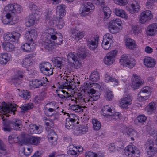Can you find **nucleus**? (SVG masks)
<instances>
[{"label": "nucleus", "mask_w": 157, "mask_h": 157, "mask_svg": "<svg viewBox=\"0 0 157 157\" xmlns=\"http://www.w3.org/2000/svg\"><path fill=\"white\" fill-rule=\"evenodd\" d=\"M37 36L36 31L34 29L29 30L25 33V37L28 42L21 46L22 49L24 52H31L35 49V44L33 41Z\"/></svg>", "instance_id": "obj_1"}, {"label": "nucleus", "mask_w": 157, "mask_h": 157, "mask_svg": "<svg viewBox=\"0 0 157 157\" xmlns=\"http://www.w3.org/2000/svg\"><path fill=\"white\" fill-rule=\"evenodd\" d=\"M77 56L80 58L84 59L86 56V49L83 46H81L78 49L77 54L74 52H71L68 54L67 59L69 63H72L75 66L80 67L81 63L78 60Z\"/></svg>", "instance_id": "obj_2"}, {"label": "nucleus", "mask_w": 157, "mask_h": 157, "mask_svg": "<svg viewBox=\"0 0 157 157\" xmlns=\"http://www.w3.org/2000/svg\"><path fill=\"white\" fill-rule=\"evenodd\" d=\"M2 129L4 131L10 132L12 129L20 130L22 126V123L20 120L14 119L12 121L6 119L3 120Z\"/></svg>", "instance_id": "obj_3"}, {"label": "nucleus", "mask_w": 157, "mask_h": 157, "mask_svg": "<svg viewBox=\"0 0 157 157\" xmlns=\"http://www.w3.org/2000/svg\"><path fill=\"white\" fill-rule=\"evenodd\" d=\"M39 69L41 73L48 76L53 74L52 65L49 62H44L39 64Z\"/></svg>", "instance_id": "obj_4"}, {"label": "nucleus", "mask_w": 157, "mask_h": 157, "mask_svg": "<svg viewBox=\"0 0 157 157\" xmlns=\"http://www.w3.org/2000/svg\"><path fill=\"white\" fill-rule=\"evenodd\" d=\"M16 104H10L8 105L5 102L2 103V105L0 106V113H9L15 114L14 112L16 110Z\"/></svg>", "instance_id": "obj_5"}, {"label": "nucleus", "mask_w": 157, "mask_h": 157, "mask_svg": "<svg viewBox=\"0 0 157 157\" xmlns=\"http://www.w3.org/2000/svg\"><path fill=\"white\" fill-rule=\"evenodd\" d=\"M119 62L121 65L130 68L133 67L136 64L135 59L133 58H129L126 54H123L121 56Z\"/></svg>", "instance_id": "obj_6"}, {"label": "nucleus", "mask_w": 157, "mask_h": 157, "mask_svg": "<svg viewBox=\"0 0 157 157\" xmlns=\"http://www.w3.org/2000/svg\"><path fill=\"white\" fill-rule=\"evenodd\" d=\"M94 9L93 4L90 2H85L82 4L79 11V13L82 16H86L88 15V13L90 10Z\"/></svg>", "instance_id": "obj_7"}, {"label": "nucleus", "mask_w": 157, "mask_h": 157, "mask_svg": "<svg viewBox=\"0 0 157 157\" xmlns=\"http://www.w3.org/2000/svg\"><path fill=\"white\" fill-rule=\"evenodd\" d=\"M87 96L86 98H84L83 102L87 103L90 101H92L98 99L100 97L97 94L98 91H97L94 89H91L87 90Z\"/></svg>", "instance_id": "obj_8"}, {"label": "nucleus", "mask_w": 157, "mask_h": 157, "mask_svg": "<svg viewBox=\"0 0 157 157\" xmlns=\"http://www.w3.org/2000/svg\"><path fill=\"white\" fill-rule=\"evenodd\" d=\"M124 151L126 155L139 157L140 155L139 150L134 145H129L127 146Z\"/></svg>", "instance_id": "obj_9"}, {"label": "nucleus", "mask_w": 157, "mask_h": 157, "mask_svg": "<svg viewBox=\"0 0 157 157\" xmlns=\"http://www.w3.org/2000/svg\"><path fill=\"white\" fill-rule=\"evenodd\" d=\"M24 73V72L21 70H17L16 71L15 75L12 77L11 79L12 82L14 85L17 86L21 83Z\"/></svg>", "instance_id": "obj_10"}, {"label": "nucleus", "mask_w": 157, "mask_h": 157, "mask_svg": "<svg viewBox=\"0 0 157 157\" xmlns=\"http://www.w3.org/2000/svg\"><path fill=\"white\" fill-rule=\"evenodd\" d=\"M150 88L148 86H145L142 88L139 93L138 99L140 101H145L149 98L151 94Z\"/></svg>", "instance_id": "obj_11"}, {"label": "nucleus", "mask_w": 157, "mask_h": 157, "mask_svg": "<svg viewBox=\"0 0 157 157\" xmlns=\"http://www.w3.org/2000/svg\"><path fill=\"white\" fill-rule=\"evenodd\" d=\"M131 86L134 90L138 89L143 84V81L140 76L133 75L132 77Z\"/></svg>", "instance_id": "obj_12"}, {"label": "nucleus", "mask_w": 157, "mask_h": 157, "mask_svg": "<svg viewBox=\"0 0 157 157\" xmlns=\"http://www.w3.org/2000/svg\"><path fill=\"white\" fill-rule=\"evenodd\" d=\"M132 97L129 95H127L125 96L120 100V107L123 108L127 109L128 106L132 104Z\"/></svg>", "instance_id": "obj_13"}, {"label": "nucleus", "mask_w": 157, "mask_h": 157, "mask_svg": "<svg viewBox=\"0 0 157 157\" xmlns=\"http://www.w3.org/2000/svg\"><path fill=\"white\" fill-rule=\"evenodd\" d=\"M117 51H113L108 53L104 59V63L109 65L112 64L114 61V58L116 56Z\"/></svg>", "instance_id": "obj_14"}, {"label": "nucleus", "mask_w": 157, "mask_h": 157, "mask_svg": "<svg viewBox=\"0 0 157 157\" xmlns=\"http://www.w3.org/2000/svg\"><path fill=\"white\" fill-rule=\"evenodd\" d=\"M48 79L46 78L43 77L34 80L32 81V86L34 88H38L42 86L45 87L48 83Z\"/></svg>", "instance_id": "obj_15"}, {"label": "nucleus", "mask_w": 157, "mask_h": 157, "mask_svg": "<svg viewBox=\"0 0 157 157\" xmlns=\"http://www.w3.org/2000/svg\"><path fill=\"white\" fill-rule=\"evenodd\" d=\"M44 32L47 35V38L49 40L54 39L56 37V35L57 34L56 31L53 28L49 26L46 27Z\"/></svg>", "instance_id": "obj_16"}, {"label": "nucleus", "mask_w": 157, "mask_h": 157, "mask_svg": "<svg viewBox=\"0 0 157 157\" xmlns=\"http://www.w3.org/2000/svg\"><path fill=\"white\" fill-rule=\"evenodd\" d=\"M140 17V22L142 24H143L147 21L151 19L153 17V16L151 11L146 10L141 13Z\"/></svg>", "instance_id": "obj_17"}, {"label": "nucleus", "mask_w": 157, "mask_h": 157, "mask_svg": "<svg viewBox=\"0 0 157 157\" xmlns=\"http://www.w3.org/2000/svg\"><path fill=\"white\" fill-rule=\"evenodd\" d=\"M98 39L93 37L86 40L87 45L90 50H94L97 48L98 44Z\"/></svg>", "instance_id": "obj_18"}, {"label": "nucleus", "mask_w": 157, "mask_h": 157, "mask_svg": "<svg viewBox=\"0 0 157 157\" xmlns=\"http://www.w3.org/2000/svg\"><path fill=\"white\" fill-rule=\"evenodd\" d=\"M41 140V138L40 137L29 136L25 138V141L27 144L37 146L40 143Z\"/></svg>", "instance_id": "obj_19"}, {"label": "nucleus", "mask_w": 157, "mask_h": 157, "mask_svg": "<svg viewBox=\"0 0 157 157\" xmlns=\"http://www.w3.org/2000/svg\"><path fill=\"white\" fill-rule=\"evenodd\" d=\"M147 146L150 145L149 147L148 150L147 151V155L149 157L154 156L157 152V149L155 147H153L154 143L151 140H148L147 143Z\"/></svg>", "instance_id": "obj_20"}, {"label": "nucleus", "mask_w": 157, "mask_h": 157, "mask_svg": "<svg viewBox=\"0 0 157 157\" xmlns=\"http://www.w3.org/2000/svg\"><path fill=\"white\" fill-rule=\"evenodd\" d=\"M88 131V127L86 125H82L77 126L76 129L73 132L74 135L80 136L85 134Z\"/></svg>", "instance_id": "obj_21"}, {"label": "nucleus", "mask_w": 157, "mask_h": 157, "mask_svg": "<svg viewBox=\"0 0 157 157\" xmlns=\"http://www.w3.org/2000/svg\"><path fill=\"white\" fill-rule=\"evenodd\" d=\"M123 133L125 135H128L131 137L132 140H134V138H137L138 137V133L136 131L132 128H126L123 131Z\"/></svg>", "instance_id": "obj_22"}, {"label": "nucleus", "mask_w": 157, "mask_h": 157, "mask_svg": "<svg viewBox=\"0 0 157 157\" xmlns=\"http://www.w3.org/2000/svg\"><path fill=\"white\" fill-rule=\"evenodd\" d=\"M147 34L152 36L155 35L157 33V24L153 23L149 25L147 28Z\"/></svg>", "instance_id": "obj_23"}, {"label": "nucleus", "mask_w": 157, "mask_h": 157, "mask_svg": "<svg viewBox=\"0 0 157 157\" xmlns=\"http://www.w3.org/2000/svg\"><path fill=\"white\" fill-rule=\"evenodd\" d=\"M114 112L113 107H110L109 105L103 106L101 111L102 114L104 116L106 117L112 116Z\"/></svg>", "instance_id": "obj_24"}, {"label": "nucleus", "mask_w": 157, "mask_h": 157, "mask_svg": "<svg viewBox=\"0 0 157 157\" xmlns=\"http://www.w3.org/2000/svg\"><path fill=\"white\" fill-rule=\"evenodd\" d=\"M144 64L147 67L153 68L156 64V61L153 58L150 57H145L143 60Z\"/></svg>", "instance_id": "obj_25"}, {"label": "nucleus", "mask_w": 157, "mask_h": 157, "mask_svg": "<svg viewBox=\"0 0 157 157\" xmlns=\"http://www.w3.org/2000/svg\"><path fill=\"white\" fill-rule=\"evenodd\" d=\"M51 40L47 39V40L42 41L41 43L42 46L45 49L48 51L53 49L55 45Z\"/></svg>", "instance_id": "obj_26"}, {"label": "nucleus", "mask_w": 157, "mask_h": 157, "mask_svg": "<svg viewBox=\"0 0 157 157\" xmlns=\"http://www.w3.org/2000/svg\"><path fill=\"white\" fill-rule=\"evenodd\" d=\"M76 84L75 82L72 81L71 79H66L65 83V87L68 90H75L76 88V84Z\"/></svg>", "instance_id": "obj_27"}, {"label": "nucleus", "mask_w": 157, "mask_h": 157, "mask_svg": "<svg viewBox=\"0 0 157 157\" xmlns=\"http://www.w3.org/2000/svg\"><path fill=\"white\" fill-rule=\"evenodd\" d=\"M2 46L4 50L8 52L14 51L15 48L14 45L8 42H3Z\"/></svg>", "instance_id": "obj_28"}, {"label": "nucleus", "mask_w": 157, "mask_h": 157, "mask_svg": "<svg viewBox=\"0 0 157 157\" xmlns=\"http://www.w3.org/2000/svg\"><path fill=\"white\" fill-rule=\"evenodd\" d=\"M37 14L33 13L30 15L29 17L28 21L26 23V25L28 27H30L35 23Z\"/></svg>", "instance_id": "obj_29"}, {"label": "nucleus", "mask_w": 157, "mask_h": 157, "mask_svg": "<svg viewBox=\"0 0 157 157\" xmlns=\"http://www.w3.org/2000/svg\"><path fill=\"white\" fill-rule=\"evenodd\" d=\"M125 45L127 48L133 49L136 47V45L134 40L128 38L125 40Z\"/></svg>", "instance_id": "obj_30"}, {"label": "nucleus", "mask_w": 157, "mask_h": 157, "mask_svg": "<svg viewBox=\"0 0 157 157\" xmlns=\"http://www.w3.org/2000/svg\"><path fill=\"white\" fill-rule=\"evenodd\" d=\"M10 60V58L7 53H2L0 54V64L5 65Z\"/></svg>", "instance_id": "obj_31"}, {"label": "nucleus", "mask_w": 157, "mask_h": 157, "mask_svg": "<svg viewBox=\"0 0 157 157\" xmlns=\"http://www.w3.org/2000/svg\"><path fill=\"white\" fill-rule=\"evenodd\" d=\"M29 132L31 134L33 133L39 134L41 132L39 127L36 124H31L29 125Z\"/></svg>", "instance_id": "obj_32"}, {"label": "nucleus", "mask_w": 157, "mask_h": 157, "mask_svg": "<svg viewBox=\"0 0 157 157\" xmlns=\"http://www.w3.org/2000/svg\"><path fill=\"white\" fill-rule=\"evenodd\" d=\"M113 12L116 15L121 17L125 19L128 17L125 11L122 9L116 8L114 9Z\"/></svg>", "instance_id": "obj_33"}, {"label": "nucleus", "mask_w": 157, "mask_h": 157, "mask_svg": "<svg viewBox=\"0 0 157 157\" xmlns=\"http://www.w3.org/2000/svg\"><path fill=\"white\" fill-rule=\"evenodd\" d=\"M21 36L19 33L17 32H13L10 33V41L12 42L17 43Z\"/></svg>", "instance_id": "obj_34"}, {"label": "nucleus", "mask_w": 157, "mask_h": 157, "mask_svg": "<svg viewBox=\"0 0 157 157\" xmlns=\"http://www.w3.org/2000/svg\"><path fill=\"white\" fill-rule=\"evenodd\" d=\"M66 6L64 5H59L57 6L56 10L58 12L60 17H63L66 14Z\"/></svg>", "instance_id": "obj_35"}, {"label": "nucleus", "mask_w": 157, "mask_h": 157, "mask_svg": "<svg viewBox=\"0 0 157 157\" xmlns=\"http://www.w3.org/2000/svg\"><path fill=\"white\" fill-rule=\"evenodd\" d=\"M155 103L154 102L150 103L146 108L147 113L148 114L151 115L155 112Z\"/></svg>", "instance_id": "obj_36"}, {"label": "nucleus", "mask_w": 157, "mask_h": 157, "mask_svg": "<svg viewBox=\"0 0 157 157\" xmlns=\"http://www.w3.org/2000/svg\"><path fill=\"white\" fill-rule=\"evenodd\" d=\"M12 14L6 13V14L1 17L2 20L3 24L10 25V22L11 19Z\"/></svg>", "instance_id": "obj_37"}, {"label": "nucleus", "mask_w": 157, "mask_h": 157, "mask_svg": "<svg viewBox=\"0 0 157 157\" xmlns=\"http://www.w3.org/2000/svg\"><path fill=\"white\" fill-rule=\"evenodd\" d=\"M20 96L25 100H28L31 97V94L29 91L28 90H23L21 91L19 94Z\"/></svg>", "instance_id": "obj_38"}, {"label": "nucleus", "mask_w": 157, "mask_h": 157, "mask_svg": "<svg viewBox=\"0 0 157 157\" xmlns=\"http://www.w3.org/2000/svg\"><path fill=\"white\" fill-rule=\"evenodd\" d=\"M89 79L92 82H96L100 78V75L97 71L92 72L89 76Z\"/></svg>", "instance_id": "obj_39"}, {"label": "nucleus", "mask_w": 157, "mask_h": 157, "mask_svg": "<svg viewBox=\"0 0 157 157\" xmlns=\"http://www.w3.org/2000/svg\"><path fill=\"white\" fill-rule=\"evenodd\" d=\"M132 9H130V12L131 13H136L138 12L139 10V6L137 1H135L131 4Z\"/></svg>", "instance_id": "obj_40"}, {"label": "nucleus", "mask_w": 157, "mask_h": 157, "mask_svg": "<svg viewBox=\"0 0 157 157\" xmlns=\"http://www.w3.org/2000/svg\"><path fill=\"white\" fill-rule=\"evenodd\" d=\"M59 34L56 35V37L54 39H51L52 42L55 44H56L57 45H60L62 44L63 42L62 37L61 33Z\"/></svg>", "instance_id": "obj_41"}, {"label": "nucleus", "mask_w": 157, "mask_h": 157, "mask_svg": "<svg viewBox=\"0 0 157 157\" xmlns=\"http://www.w3.org/2000/svg\"><path fill=\"white\" fill-rule=\"evenodd\" d=\"M33 104L30 103L22 105L20 108L21 109V112H25L33 109Z\"/></svg>", "instance_id": "obj_42"}, {"label": "nucleus", "mask_w": 157, "mask_h": 157, "mask_svg": "<svg viewBox=\"0 0 157 157\" xmlns=\"http://www.w3.org/2000/svg\"><path fill=\"white\" fill-rule=\"evenodd\" d=\"M70 109L75 112H79L83 111V107L78 104H73L70 107Z\"/></svg>", "instance_id": "obj_43"}, {"label": "nucleus", "mask_w": 157, "mask_h": 157, "mask_svg": "<svg viewBox=\"0 0 157 157\" xmlns=\"http://www.w3.org/2000/svg\"><path fill=\"white\" fill-rule=\"evenodd\" d=\"M33 59L30 57H26L23 60V65L27 67L33 64Z\"/></svg>", "instance_id": "obj_44"}, {"label": "nucleus", "mask_w": 157, "mask_h": 157, "mask_svg": "<svg viewBox=\"0 0 157 157\" xmlns=\"http://www.w3.org/2000/svg\"><path fill=\"white\" fill-rule=\"evenodd\" d=\"M105 81L106 82L109 81L115 83V85H117L118 84V80L115 78L109 76L107 74H105Z\"/></svg>", "instance_id": "obj_45"}, {"label": "nucleus", "mask_w": 157, "mask_h": 157, "mask_svg": "<svg viewBox=\"0 0 157 157\" xmlns=\"http://www.w3.org/2000/svg\"><path fill=\"white\" fill-rule=\"evenodd\" d=\"M121 24V20L119 18H114L111 20L109 23V25L118 27Z\"/></svg>", "instance_id": "obj_46"}, {"label": "nucleus", "mask_w": 157, "mask_h": 157, "mask_svg": "<svg viewBox=\"0 0 157 157\" xmlns=\"http://www.w3.org/2000/svg\"><path fill=\"white\" fill-rule=\"evenodd\" d=\"M92 122L93 125V128L94 130H98L101 127V124L100 122L97 120L94 119L92 121Z\"/></svg>", "instance_id": "obj_47"}, {"label": "nucleus", "mask_w": 157, "mask_h": 157, "mask_svg": "<svg viewBox=\"0 0 157 157\" xmlns=\"http://www.w3.org/2000/svg\"><path fill=\"white\" fill-rule=\"evenodd\" d=\"M104 13V19H107L110 17L111 12L109 7H104L103 8Z\"/></svg>", "instance_id": "obj_48"}, {"label": "nucleus", "mask_w": 157, "mask_h": 157, "mask_svg": "<svg viewBox=\"0 0 157 157\" xmlns=\"http://www.w3.org/2000/svg\"><path fill=\"white\" fill-rule=\"evenodd\" d=\"M14 4H9L6 6L4 8V11L6 13L13 14Z\"/></svg>", "instance_id": "obj_49"}, {"label": "nucleus", "mask_w": 157, "mask_h": 157, "mask_svg": "<svg viewBox=\"0 0 157 157\" xmlns=\"http://www.w3.org/2000/svg\"><path fill=\"white\" fill-rule=\"evenodd\" d=\"M105 96L106 99L107 100H112L113 98V95L112 91L107 89H106Z\"/></svg>", "instance_id": "obj_50"}, {"label": "nucleus", "mask_w": 157, "mask_h": 157, "mask_svg": "<svg viewBox=\"0 0 157 157\" xmlns=\"http://www.w3.org/2000/svg\"><path fill=\"white\" fill-rule=\"evenodd\" d=\"M108 29L110 32L113 34H115L118 33L120 29L118 27L111 25H109Z\"/></svg>", "instance_id": "obj_51"}, {"label": "nucleus", "mask_w": 157, "mask_h": 157, "mask_svg": "<svg viewBox=\"0 0 157 157\" xmlns=\"http://www.w3.org/2000/svg\"><path fill=\"white\" fill-rule=\"evenodd\" d=\"M53 108H48L45 109V110L44 111V113L45 115L48 117H49L50 116H52V113H55L56 112V110Z\"/></svg>", "instance_id": "obj_52"}, {"label": "nucleus", "mask_w": 157, "mask_h": 157, "mask_svg": "<svg viewBox=\"0 0 157 157\" xmlns=\"http://www.w3.org/2000/svg\"><path fill=\"white\" fill-rule=\"evenodd\" d=\"M85 35V32L84 31L80 32L78 31L74 39L77 41L80 40Z\"/></svg>", "instance_id": "obj_53"}, {"label": "nucleus", "mask_w": 157, "mask_h": 157, "mask_svg": "<svg viewBox=\"0 0 157 157\" xmlns=\"http://www.w3.org/2000/svg\"><path fill=\"white\" fill-rule=\"evenodd\" d=\"M66 121L65 123V126L66 128L68 129H71L73 128L74 127V124L75 122L71 121Z\"/></svg>", "instance_id": "obj_54"}, {"label": "nucleus", "mask_w": 157, "mask_h": 157, "mask_svg": "<svg viewBox=\"0 0 157 157\" xmlns=\"http://www.w3.org/2000/svg\"><path fill=\"white\" fill-rule=\"evenodd\" d=\"M111 44V43L109 41L103 40L101 46L104 49L107 50L110 47Z\"/></svg>", "instance_id": "obj_55"}, {"label": "nucleus", "mask_w": 157, "mask_h": 157, "mask_svg": "<svg viewBox=\"0 0 157 157\" xmlns=\"http://www.w3.org/2000/svg\"><path fill=\"white\" fill-rule=\"evenodd\" d=\"M85 157H101L100 155L90 151L86 152L85 154Z\"/></svg>", "instance_id": "obj_56"}, {"label": "nucleus", "mask_w": 157, "mask_h": 157, "mask_svg": "<svg viewBox=\"0 0 157 157\" xmlns=\"http://www.w3.org/2000/svg\"><path fill=\"white\" fill-rule=\"evenodd\" d=\"M22 9L20 5L17 4H14V8H13V13H20Z\"/></svg>", "instance_id": "obj_57"}, {"label": "nucleus", "mask_w": 157, "mask_h": 157, "mask_svg": "<svg viewBox=\"0 0 157 157\" xmlns=\"http://www.w3.org/2000/svg\"><path fill=\"white\" fill-rule=\"evenodd\" d=\"M52 14V11L50 10H47L46 12L44 13V18L45 20H50Z\"/></svg>", "instance_id": "obj_58"}, {"label": "nucleus", "mask_w": 157, "mask_h": 157, "mask_svg": "<svg viewBox=\"0 0 157 157\" xmlns=\"http://www.w3.org/2000/svg\"><path fill=\"white\" fill-rule=\"evenodd\" d=\"M65 23L61 17H60L58 21V23H57L56 25L57 29H61L63 27Z\"/></svg>", "instance_id": "obj_59"}, {"label": "nucleus", "mask_w": 157, "mask_h": 157, "mask_svg": "<svg viewBox=\"0 0 157 157\" xmlns=\"http://www.w3.org/2000/svg\"><path fill=\"white\" fill-rule=\"evenodd\" d=\"M68 155H71L73 157H77L78 155V153H77L75 149L70 148L67 151Z\"/></svg>", "instance_id": "obj_60"}, {"label": "nucleus", "mask_w": 157, "mask_h": 157, "mask_svg": "<svg viewBox=\"0 0 157 157\" xmlns=\"http://www.w3.org/2000/svg\"><path fill=\"white\" fill-rule=\"evenodd\" d=\"M132 31L133 33L136 35L140 33L141 32V30L140 29L139 27H137L136 25H133L132 26Z\"/></svg>", "instance_id": "obj_61"}, {"label": "nucleus", "mask_w": 157, "mask_h": 157, "mask_svg": "<svg viewBox=\"0 0 157 157\" xmlns=\"http://www.w3.org/2000/svg\"><path fill=\"white\" fill-rule=\"evenodd\" d=\"M48 140L50 143L52 144V145H55L56 144L57 140L58 138L57 136H55V137H48Z\"/></svg>", "instance_id": "obj_62"}, {"label": "nucleus", "mask_w": 157, "mask_h": 157, "mask_svg": "<svg viewBox=\"0 0 157 157\" xmlns=\"http://www.w3.org/2000/svg\"><path fill=\"white\" fill-rule=\"evenodd\" d=\"M78 31L77 28L76 27L71 28L70 30L71 36L74 39Z\"/></svg>", "instance_id": "obj_63"}, {"label": "nucleus", "mask_w": 157, "mask_h": 157, "mask_svg": "<svg viewBox=\"0 0 157 157\" xmlns=\"http://www.w3.org/2000/svg\"><path fill=\"white\" fill-rule=\"evenodd\" d=\"M18 21V19L16 16H13L12 14L11 20L10 22V25H13L17 23Z\"/></svg>", "instance_id": "obj_64"}]
</instances>
